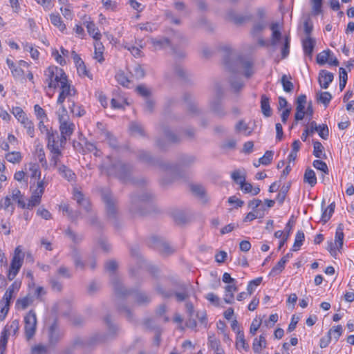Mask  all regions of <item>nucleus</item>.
I'll use <instances>...</instances> for the list:
<instances>
[{
  "label": "nucleus",
  "instance_id": "nucleus-55",
  "mask_svg": "<svg viewBox=\"0 0 354 354\" xmlns=\"http://www.w3.org/2000/svg\"><path fill=\"white\" fill-rule=\"evenodd\" d=\"M290 36L286 35L284 37V44L281 48V57L283 59L288 57L290 53Z\"/></svg>",
  "mask_w": 354,
  "mask_h": 354
},
{
  "label": "nucleus",
  "instance_id": "nucleus-46",
  "mask_svg": "<svg viewBox=\"0 0 354 354\" xmlns=\"http://www.w3.org/2000/svg\"><path fill=\"white\" fill-rule=\"evenodd\" d=\"M304 239V233L302 231H298L295 236V243L293 244L292 250L297 251L302 245Z\"/></svg>",
  "mask_w": 354,
  "mask_h": 354
},
{
  "label": "nucleus",
  "instance_id": "nucleus-61",
  "mask_svg": "<svg viewBox=\"0 0 354 354\" xmlns=\"http://www.w3.org/2000/svg\"><path fill=\"white\" fill-rule=\"evenodd\" d=\"M313 165L315 168L323 171L324 174H328V168L325 162L321 160H315L313 161Z\"/></svg>",
  "mask_w": 354,
  "mask_h": 354
},
{
  "label": "nucleus",
  "instance_id": "nucleus-29",
  "mask_svg": "<svg viewBox=\"0 0 354 354\" xmlns=\"http://www.w3.org/2000/svg\"><path fill=\"white\" fill-rule=\"evenodd\" d=\"M71 256L73 260L75 268L84 270L85 264L82 261L81 255L76 248H73L71 252Z\"/></svg>",
  "mask_w": 354,
  "mask_h": 354
},
{
  "label": "nucleus",
  "instance_id": "nucleus-57",
  "mask_svg": "<svg viewBox=\"0 0 354 354\" xmlns=\"http://www.w3.org/2000/svg\"><path fill=\"white\" fill-rule=\"evenodd\" d=\"M10 303L8 301H0V321H3L7 315Z\"/></svg>",
  "mask_w": 354,
  "mask_h": 354
},
{
  "label": "nucleus",
  "instance_id": "nucleus-58",
  "mask_svg": "<svg viewBox=\"0 0 354 354\" xmlns=\"http://www.w3.org/2000/svg\"><path fill=\"white\" fill-rule=\"evenodd\" d=\"M115 79L120 84L124 87H128L130 84L129 80L124 75V72H118L115 75Z\"/></svg>",
  "mask_w": 354,
  "mask_h": 354
},
{
  "label": "nucleus",
  "instance_id": "nucleus-26",
  "mask_svg": "<svg viewBox=\"0 0 354 354\" xmlns=\"http://www.w3.org/2000/svg\"><path fill=\"white\" fill-rule=\"evenodd\" d=\"M209 346L214 351L215 354H225L222 348H221V342L214 336H209L208 338Z\"/></svg>",
  "mask_w": 354,
  "mask_h": 354
},
{
  "label": "nucleus",
  "instance_id": "nucleus-11",
  "mask_svg": "<svg viewBox=\"0 0 354 354\" xmlns=\"http://www.w3.org/2000/svg\"><path fill=\"white\" fill-rule=\"evenodd\" d=\"M64 332L55 322L48 328V344L55 346L63 337Z\"/></svg>",
  "mask_w": 354,
  "mask_h": 354
},
{
  "label": "nucleus",
  "instance_id": "nucleus-62",
  "mask_svg": "<svg viewBox=\"0 0 354 354\" xmlns=\"http://www.w3.org/2000/svg\"><path fill=\"white\" fill-rule=\"evenodd\" d=\"M29 171L31 172L30 177L32 178H37L39 180L41 176V171L39 170V165L35 163L29 164Z\"/></svg>",
  "mask_w": 354,
  "mask_h": 354
},
{
  "label": "nucleus",
  "instance_id": "nucleus-36",
  "mask_svg": "<svg viewBox=\"0 0 354 354\" xmlns=\"http://www.w3.org/2000/svg\"><path fill=\"white\" fill-rule=\"evenodd\" d=\"M267 26V22L265 20L254 22L251 30V34L253 36L259 35Z\"/></svg>",
  "mask_w": 354,
  "mask_h": 354
},
{
  "label": "nucleus",
  "instance_id": "nucleus-42",
  "mask_svg": "<svg viewBox=\"0 0 354 354\" xmlns=\"http://www.w3.org/2000/svg\"><path fill=\"white\" fill-rule=\"evenodd\" d=\"M50 19L52 24H53L55 26L57 27L60 31L62 32L66 29V26L63 23L59 15H58V14L55 15V14L52 13L50 15Z\"/></svg>",
  "mask_w": 354,
  "mask_h": 354
},
{
  "label": "nucleus",
  "instance_id": "nucleus-50",
  "mask_svg": "<svg viewBox=\"0 0 354 354\" xmlns=\"http://www.w3.org/2000/svg\"><path fill=\"white\" fill-rule=\"evenodd\" d=\"M342 327L341 325H337L335 326L332 327L328 331V335L332 337V339L333 338L335 342H337L339 337L342 334Z\"/></svg>",
  "mask_w": 354,
  "mask_h": 354
},
{
  "label": "nucleus",
  "instance_id": "nucleus-32",
  "mask_svg": "<svg viewBox=\"0 0 354 354\" xmlns=\"http://www.w3.org/2000/svg\"><path fill=\"white\" fill-rule=\"evenodd\" d=\"M41 196L42 195L39 194L37 192L33 191L28 203L26 204V207L27 209H32L34 207L39 205L41 203Z\"/></svg>",
  "mask_w": 354,
  "mask_h": 354
},
{
  "label": "nucleus",
  "instance_id": "nucleus-60",
  "mask_svg": "<svg viewBox=\"0 0 354 354\" xmlns=\"http://www.w3.org/2000/svg\"><path fill=\"white\" fill-rule=\"evenodd\" d=\"M129 129L133 135L144 136V129L142 125L136 122H132L130 124Z\"/></svg>",
  "mask_w": 354,
  "mask_h": 354
},
{
  "label": "nucleus",
  "instance_id": "nucleus-3",
  "mask_svg": "<svg viewBox=\"0 0 354 354\" xmlns=\"http://www.w3.org/2000/svg\"><path fill=\"white\" fill-rule=\"evenodd\" d=\"M111 283L115 294L118 299L132 295L136 304L142 306L148 305L151 301V296L145 292L137 289H127L124 287L121 281L116 277H113Z\"/></svg>",
  "mask_w": 354,
  "mask_h": 354
},
{
  "label": "nucleus",
  "instance_id": "nucleus-53",
  "mask_svg": "<svg viewBox=\"0 0 354 354\" xmlns=\"http://www.w3.org/2000/svg\"><path fill=\"white\" fill-rule=\"evenodd\" d=\"M332 99V95L329 92H320L317 94V100L327 106Z\"/></svg>",
  "mask_w": 354,
  "mask_h": 354
},
{
  "label": "nucleus",
  "instance_id": "nucleus-15",
  "mask_svg": "<svg viewBox=\"0 0 354 354\" xmlns=\"http://www.w3.org/2000/svg\"><path fill=\"white\" fill-rule=\"evenodd\" d=\"M209 108L213 113L221 118L227 115V111H225L221 100L219 97H216L210 102Z\"/></svg>",
  "mask_w": 354,
  "mask_h": 354
},
{
  "label": "nucleus",
  "instance_id": "nucleus-27",
  "mask_svg": "<svg viewBox=\"0 0 354 354\" xmlns=\"http://www.w3.org/2000/svg\"><path fill=\"white\" fill-rule=\"evenodd\" d=\"M231 88L234 92L237 93L244 87V83L240 77L232 75L229 79Z\"/></svg>",
  "mask_w": 354,
  "mask_h": 354
},
{
  "label": "nucleus",
  "instance_id": "nucleus-44",
  "mask_svg": "<svg viewBox=\"0 0 354 354\" xmlns=\"http://www.w3.org/2000/svg\"><path fill=\"white\" fill-rule=\"evenodd\" d=\"M342 224H339L336 230L335 242L338 245V250L341 249L343 246V240L344 236Z\"/></svg>",
  "mask_w": 354,
  "mask_h": 354
},
{
  "label": "nucleus",
  "instance_id": "nucleus-10",
  "mask_svg": "<svg viewBox=\"0 0 354 354\" xmlns=\"http://www.w3.org/2000/svg\"><path fill=\"white\" fill-rule=\"evenodd\" d=\"M25 337L28 341L30 340L36 333L37 317L33 310H30L24 317Z\"/></svg>",
  "mask_w": 354,
  "mask_h": 354
},
{
  "label": "nucleus",
  "instance_id": "nucleus-30",
  "mask_svg": "<svg viewBox=\"0 0 354 354\" xmlns=\"http://www.w3.org/2000/svg\"><path fill=\"white\" fill-rule=\"evenodd\" d=\"M263 347H266V340L265 337L261 335L259 338H254L252 344V349L255 353H259Z\"/></svg>",
  "mask_w": 354,
  "mask_h": 354
},
{
  "label": "nucleus",
  "instance_id": "nucleus-54",
  "mask_svg": "<svg viewBox=\"0 0 354 354\" xmlns=\"http://www.w3.org/2000/svg\"><path fill=\"white\" fill-rule=\"evenodd\" d=\"M286 263L284 261V260L281 259L276 264V266L272 268L271 272H270V275L276 276L279 274L283 270Z\"/></svg>",
  "mask_w": 354,
  "mask_h": 354
},
{
  "label": "nucleus",
  "instance_id": "nucleus-23",
  "mask_svg": "<svg viewBox=\"0 0 354 354\" xmlns=\"http://www.w3.org/2000/svg\"><path fill=\"white\" fill-rule=\"evenodd\" d=\"M261 109L264 116L270 117L271 115L272 111L270 106V98L266 95H262L261 97Z\"/></svg>",
  "mask_w": 354,
  "mask_h": 354
},
{
  "label": "nucleus",
  "instance_id": "nucleus-7",
  "mask_svg": "<svg viewBox=\"0 0 354 354\" xmlns=\"http://www.w3.org/2000/svg\"><path fill=\"white\" fill-rule=\"evenodd\" d=\"M102 198L105 204L108 218L115 226H117L116 199L112 196L111 192L107 189L102 191Z\"/></svg>",
  "mask_w": 354,
  "mask_h": 354
},
{
  "label": "nucleus",
  "instance_id": "nucleus-22",
  "mask_svg": "<svg viewBox=\"0 0 354 354\" xmlns=\"http://www.w3.org/2000/svg\"><path fill=\"white\" fill-rule=\"evenodd\" d=\"M21 286V283L18 282L17 281H14L12 285L8 288V290L6 291L3 298L2 301H8L10 303V301L14 296V294L19 291Z\"/></svg>",
  "mask_w": 354,
  "mask_h": 354
},
{
  "label": "nucleus",
  "instance_id": "nucleus-17",
  "mask_svg": "<svg viewBox=\"0 0 354 354\" xmlns=\"http://www.w3.org/2000/svg\"><path fill=\"white\" fill-rule=\"evenodd\" d=\"M308 125L310 127V132L317 131L319 136L324 140H327L329 135V130L326 124L317 125L315 121L310 122Z\"/></svg>",
  "mask_w": 354,
  "mask_h": 354
},
{
  "label": "nucleus",
  "instance_id": "nucleus-63",
  "mask_svg": "<svg viewBox=\"0 0 354 354\" xmlns=\"http://www.w3.org/2000/svg\"><path fill=\"white\" fill-rule=\"evenodd\" d=\"M262 281V277H258L254 280L250 281L247 286V291L249 295H252L257 287Z\"/></svg>",
  "mask_w": 354,
  "mask_h": 354
},
{
  "label": "nucleus",
  "instance_id": "nucleus-40",
  "mask_svg": "<svg viewBox=\"0 0 354 354\" xmlns=\"http://www.w3.org/2000/svg\"><path fill=\"white\" fill-rule=\"evenodd\" d=\"M69 102V109L71 111V113L77 117H82L85 114V111L78 105H76L75 103L73 101H71V100H68Z\"/></svg>",
  "mask_w": 354,
  "mask_h": 354
},
{
  "label": "nucleus",
  "instance_id": "nucleus-12",
  "mask_svg": "<svg viewBox=\"0 0 354 354\" xmlns=\"http://www.w3.org/2000/svg\"><path fill=\"white\" fill-rule=\"evenodd\" d=\"M151 246L153 247L160 254L165 256L169 255L175 251L168 243L156 237L152 239Z\"/></svg>",
  "mask_w": 354,
  "mask_h": 354
},
{
  "label": "nucleus",
  "instance_id": "nucleus-52",
  "mask_svg": "<svg viewBox=\"0 0 354 354\" xmlns=\"http://www.w3.org/2000/svg\"><path fill=\"white\" fill-rule=\"evenodd\" d=\"M281 82L283 86V89L286 93H291L294 88L292 82L288 80L286 75H283L281 79Z\"/></svg>",
  "mask_w": 354,
  "mask_h": 354
},
{
  "label": "nucleus",
  "instance_id": "nucleus-28",
  "mask_svg": "<svg viewBox=\"0 0 354 354\" xmlns=\"http://www.w3.org/2000/svg\"><path fill=\"white\" fill-rule=\"evenodd\" d=\"M304 181L309 184L311 187H314L316 185L317 177L315 171L312 169L308 168L306 169L304 176Z\"/></svg>",
  "mask_w": 354,
  "mask_h": 354
},
{
  "label": "nucleus",
  "instance_id": "nucleus-31",
  "mask_svg": "<svg viewBox=\"0 0 354 354\" xmlns=\"http://www.w3.org/2000/svg\"><path fill=\"white\" fill-rule=\"evenodd\" d=\"M6 63L15 78H19L24 75V71L20 67L16 66L12 60L7 58Z\"/></svg>",
  "mask_w": 354,
  "mask_h": 354
},
{
  "label": "nucleus",
  "instance_id": "nucleus-25",
  "mask_svg": "<svg viewBox=\"0 0 354 354\" xmlns=\"http://www.w3.org/2000/svg\"><path fill=\"white\" fill-rule=\"evenodd\" d=\"M236 346L239 349L242 348L245 351H248L250 349L248 344L245 339L244 333L243 330H238L236 332Z\"/></svg>",
  "mask_w": 354,
  "mask_h": 354
},
{
  "label": "nucleus",
  "instance_id": "nucleus-16",
  "mask_svg": "<svg viewBox=\"0 0 354 354\" xmlns=\"http://www.w3.org/2000/svg\"><path fill=\"white\" fill-rule=\"evenodd\" d=\"M47 148L49 151L60 149L59 147V136L57 131L50 130L47 133Z\"/></svg>",
  "mask_w": 354,
  "mask_h": 354
},
{
  "label": "nucleus",
  "instance_id": "nucleus-43",
  "mask_svg": "<svg viewBox=\"0 0 354 354\" xmlns=\"http://www.w3.org/2000/svg\"><path fill=\"white\" fill-rule=\"evenodd\" d=\"M151 42L155 48L158 49H162L170 45L169 39L166 37H162L160 39H151Z\"/></svg>",
  "mask_w": 354,
  "mask_h": 354
},
{
  "label": "nucleus",
  "instance_id": "nucleus-33",
  "mask_svg": "<svg viewBox=\"0 0 354 354\" xmlns=\"http://www.w3.org/2000/svg\"><path fill=\"white\" fill-rule=\"evenodd\" d=\"M50 165L56 169L60 165V158L62 156V152L60 149L50 151Z\"/></svg>",
  "mask_w": 354,
  "mask_h": 354
},
{
  "label": "nucleus",
  "instance_id": "nucleus-18",
  "mask_svg": "<svg viewBox=\"0 0 354 354\" xmlns=\"http://www.w3.org/2000/svg\"><path fill=\"white\" fill-rule=\"evenodd\" d=\"M334 78L333 74L326 70H322L319 74L318 82L322 88H327L329 84L333 82Z\"/></svg>",
  "mask_w": 354,
  "mask_h": 354
},
{
  "label": "nucleus",
  "instance_id": "nucleus-8",
  "mask_svg": "<svg viewBox=\"0 0 354 354\" xmlns=\"http://www.w3.org/2000/svg\"><path fill=\"white\" fill-rule=\"evenodd\" d=\"M154 196L148 191H142L139 194H133L131 197L130 210L133 214H144V212L140 209L142 204L152 201Z\"/></svg>",
  "mask_w": 354,
  "mask_h": 354
},
{
  "label": "nucleus",
  "instance_id": "nucleus-1",
  "mask_svg": "<svg viewBox=\"0 0 354 354\" xmlns=\"http://www.w3.org/2000/svg\"><path fill=\"white\" fill-rule=\"evenodd\" d=\"M224 65L233 74L242 73L246 78L251 77L254 73V62L251 59L232 52L225 57Z\"/></svg>",
  "mask_w": 354,
  "mask_h": 354
},
{
  "label": "nucleus",
  "instance_id": "nucleus-48",
  "mask_svg": "<svg viewBox=\"0 0 354 354\" xmlns=\"http://www.w3.org/2000/svg\"><path fill=\"white\" fill-rule=\"evenodd\" d=\"M335 203H332L331 204H330L328 205V207H327V209H326L322 214V218H321V221L323 222V223H326L331 217L332 214H333L334 212V209H335Z\"/></svg>",
  "mask_w": 354,
  "mask_h": 354
},
{
  "label": "nucleus",
  "instance_id": "nucleus-19",
  "mask_svg": "<svg viewBox=\"0 0 354 354\" xmlns=\"http://www.w3.org/2000/svg\"><path fill=\"white\" fill-rule=\"evenodd\" d=\"M57 169L59 174L66 180L69 182L75 181V174L67 166L64 165H60L59 167H57Z\"/></svg>",
  "mask_w": 354,
  "mask_h": 354
},
{
  "label": "nucleus",
  "instance_id": "nucleus-2",
  "mask_svg": "<svg viewBox=\"0 0 354 354\" xmlns=\"http://www.w3.org/2000/svg\"><path fill=\"white\" fill-rule=\"evenodd\" d=\"M102 174L109 176H114L120 180L126 183L131 180L133 167L121 160H112L107 157V162H103L100 166Z\"/></svg>",
  "mask_w": 354,
  "mask_h": 354
},
{
  "label": "nucleus",
  "instance_id": "nucleus-13",
  "mask_svg": "<svg viewBox=\"0 0 354 354\" xmlns=\"http://www.w3.org/2000/svg\"><path fill=\"white\" fill-rule=\"evenodd\" d=\"M61 91L57 99V104L64 106L63 103L67 97L73 96L75 93V90L71 88L68 82H62V86H59Z\"/></svg>",
  "mask_w": 354,
  "mask_h": 354
},
{
  "label": "nucleus",
  "instance_id": "nucleus-38",
  "mask_svg": "<svg viewBox=\"0 0 354 354\" xmlns=\"http://www.w3.org/2000/svg\"><path fill=\"white\" fill-rule=\"evenodd\" d=\"M35 155L43 167L47 168V161L46 159L44 150L41 145H37L35 149Z\"/></svg>",
  "mask_w": 354,
  "mask_h": 354
},
{
  "label": "nucleus",
  "instance_id": "nucleus-49",
  "mask_svg": "<svg viewBox=\"0 0 354 354\" xmlns=\"http://www.w3.org/2000/svg\"><path fill=\"white\" fill-rule=\"evenodd\" d=\"M11 197L12 200L17 202L19 207H21V208H26V203L23 200V196L19 189H15L12 190Z\"/></svg>",
  "mask_w": 354,
  "mask_h": 354
},
{
  "label": "nucleus",
  "instance_id": "nucleus-21",
  "mask_svg": "<svg viewBox=\"0 0 354 354\" xmlns=\"http://www.w3.org/2000/svg\"><path fill=\"white\" fill-rule=\"evenodd\" d=\"M315 44V39L311 37H306L302 40L304 52L306 55L312 57Z\"/></svg>",
  "mask_w": 354,
  "mask_h": 354
},
{
  "label": "nucleus",
  "instance_id": "nucleus-47",
  "mask_svg": "<svg viewBox=\"0 0 354 354\" xmlns=\"http://www.w3.org/2000/svg\"><path fill=\"white\" fill-rule=\"evenodd\" d=\"M4 329L7 331L9 335H15L19 329V322L17 319H15L11 322L10 324H7Z\"/></svg>",
  "mask_w": 354,
  "mask_h": 354
},
{
  "label": "nucleus",
  "instance_id": "nucleus-35",
  "mask_svg": "<svg viewBox=\"0 0 354 354\" xmlns=\"http://www.w3.org/2000/svg\"><path fill=\"white\" fill-rule=\"evenodd\" d=\"M313 155L318 158H326V156L324 153V147L319 141H313Z\"/></svg>",
  "mask_w": 354,
  "mask_h": 354
},
{
  "label": "nucleus",
  "instance_id": "nucleus-20",
  "mask_svg": "<svg viewBox=\"0 0 354 354\" xmlns=\"http://www.w3.org/2000/svg\"><path fill=\"white\" fill-rule=\"evenodd\" d=\"M57 71L58 74H59V73H61V68L54 66H49L45 71L44 75L46 77V82L48 83V88L55 86V84L53 83V80Z\"/></svg>",
  "mask_w": 354,
  "mask_h": 354
},
{
  "label": "nucleus",
  "instance_id": "nucleus-37",
  "mask_svg": "<svg viewBox=\"0 0 354 354\" xmlns=\"http://www.w3.org/2000/svg\"><path fill=\"white\" fill-rule=\"evenodd\" d=\"M162 131H163L165 138L171 143L175 144V143H178L180 142L181 139H180V136H178L175 133L171 131L168 127H163Z\"/></svg>",
  "mask_w": 354,
  "mask_h": 354
},
{
  "label": "nucleus",
  "instance_id": "nucleus-64",
  "mask_svg": "<svg viewBox=\"0 0 354 354\" xmlns=\"http://www.w3.org/2000/svg\"><path fill=\"white\" fill-rule=\"evenodd\" d=\"M165 16L166 19L170 21V23L176 25H180L181 20L176 17L171 10H166L165 11Z\"/></svg>",
  "mask_w": 354,
  "mask_h": 354
},
{
  "label": "nucleus",
  "instance_id": "nucleus-51",
  "mask_svg": "<svg viewBox=\"0 0 354 354\" xmlns=\"http://www.w3.org/2000/svg\"><path fill=\"white\" fill-rule=\"evenodd\" d=\"M330 54L331 51L330 50L321 52L317 55V62L320 65L326 64L328 61Z\"/></svg>",
  "mask_w": 354,
  "mask_h": 354
},
{
  "label": "nucleus",
  "instance_id": "nucleus-24",
  "mask_svg": "<svg viewBox=\"0 0 354 354\" xmlns=\"http://www.w3.org/2000/svg\"><path fill=\"white\" fill-rule=\"evenodd\" d=\"M84 24L86 26L89 35L96 41H99L101 38V34L95 27V24L93 21H85Z\"/></svg>",
  "mask_w": 354,
  "mask_h": 354
},
{
  "label": "nucleus",
  "instance_id": "nucleus-9",
  "mask_svg": "<svg viewBox=\"0 0 354 354\" xmlns=\"http://www.w3.org/2000/svg\"><path fill=\"white\" fill-rule=\"evenodd\" d=\"M24 254L20 246H17L15 250L14 256L11 261L9 272L8 274V279L12 281L18 274L20 270L23 261H24Z\"/></svg>",
  "mask_w": 354,
  "mask_h": 354
},
{
  "label": "nucleus",
  "instance_id": "nucleus-41",
  "mask_svg": "<svg viewBox=\"0 0 354 354\" xmlns=\"http://www.w3.org/2000/svg\"><path fill=\"white\" fill-rule=\"evenodd\" d=\"M62 82H65L66 83H67L68 78H67L66 75L64 72V71L61 68V73H59V74H58V71H57V73L55 74V76L53 80V83L55 85V86H53L52 88H56L57 87L61 86Z\"/></svg>",
  "mask_w": 354,
  "mask_h": 354
},
{
  "label": "nucleus",
  "instance_id": "nucleus-45",
  "mask_svg": "<svg viewBox=\"0 0 354 354\" xmlns=\"http://www.w3.org/2000/svg\"><path fill=\"white\" fill-rule=\"evenodd\" d=\"M33 302L32 297L27 295L23 298L18 299L16 302V306L23 310L26 309Z\"/></svg>",
  "mask_w": 354,
  "mask_h": 354
},
{
  "label": "nucleus",
  "instance_id": "nucleus-56",
  "mask_svg": "<svg viewBox=\"0 0 354 354\" xmlns=\"http://www.w3.org/2000/svg\"><path fill=\"white\" fill-rule=\"evenodd\" d=\"M9 335V333L3 328L0 337V351L1 354H3L6 349V345Z\"/></svg>",
  "mask_w": 354,
  "mask_h": 354
},
{
  "label": "nucleus",
  "instance_id": "nucleus-39",
  "mask_svg": "<svg viewBox=\"0 0 354 354\" xmlns=\"http://www.w3.org/2000/svg\"><path fill=\"white\" fill-rule=\"evenodd\" d=\"M270 29L272 32V39H271V44L272 46H275L277 44V43L279 41L281 37V33L278 30V24L274 23L272 24L270 26Z\"/></svg>",
  "mask_w": 354,
  "mask_h": 354
},
{
  "label": "nucleus",
  "instance_id": "nucleus-14",
  "mask_svg": "<svg viewBox=\"0 0 354 354\" xmlns=\"http://www.w3.org/2000/svg\"><path fill=\"white\" fill-rule=\"evenodd\" d=\"M138 158L140 161L147 163L150 165L157 166L160 168V165L158 163L160 162H164L163 160L154 158L150 152L145 151V150H139L138 151Z\"/></svg>",
  "mask_w": 354,
  "mask_h": 354
},
{
  "label": "nucleus",
  "instance_id": "nucleus-5",
  "mask_svg": "<svg viewBox=\"0 0 354 354\" xmlns=\"http://www.w3.org/2000/svg\"><path fill=\"white\" fill-rule=\"evenodd\" d=\"M156 291L164 298H171L174 297L176 301H187L193 290V287L190 283H178L174 291L166 290L161 286L156 288Z\"/></svg>",
  "mask_w": 354,
  "mask_h": 354
},
{
  "label": "nucleus",
  "instance_id": "nucleus-59",
  "mask_svg": "<svg viewBox=\"0 0 354 354\" xmlns=\"http://www.w3.org/2000/svg\"><path fill=\"white\" fill-rule=\"evenodd\" d=\"M235 129L237 132L243 131L245 136L251 134V131H248V125L243 121L240 120L235 126Z\"/></svg>",
  "mask_w": 354,
  "mask_h": 354
},
{
  "label": "nucleus",
  "instance_id": "nucleus-34",
  "mask_svg": "<svg viewBox=\"0 0 354 354\" xmlns=\"http://www.w3.org/2000/svg\"><path fill=\"white\" fill-rule=\"evenodd\" d=\"M73 197L74 199L76 200L77 203L84 207L87 211H88L89 203L84 198L83 194L77 190V189H74L73 191Z\"/></svg>",
  "mask_w": 354,
  "mask_h": 354
},
{
  "label": "nucleus",
  "instance_id": "nucleus-4",
  "mask_svg": "<svg viewBox=\"0 0 354 354\" xmlns=\"http://www.w3.org/2000/svg\"><path fill=\"white\" fill-rule=\"evenodd\" d=\"M196 161L195 156L192 155H180L177 160V163L174 165L168 162H160V169L164 171L168 172L172 176L174 179L183 176L181 170L192 166Z\"/></svg>",
  "mask_w": 354,
  "mask_h": 354
},
{
  "label": "nucleus",
  "instance_id": "nucleus-6",
  "mask_svg": "<svg viewBox=\"0 0 354 354\" xmlns=\"http://www.w3.org/2000/svg\"><path fill=\"white\" fill-rule=\"evenodd\" d=\"M58 121L59 124V131L61 133L60 142L65 143L67 139H69L73 133L75 125L70 120L66 109L64 106H61L59 111H57Z\"/></svg>",
  "mask_w": 354,
  "mask_h": 354
}]
</instances>
